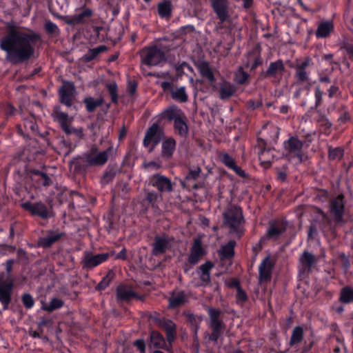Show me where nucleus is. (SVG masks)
<instances>
[{
  "label": "nucleus",
  "instance_id": "79ce46f5",
  "mask_svg": "<svg viewBox=\"0 0 353 353\" xmlns=\"http://www.w3.org/2000/svg\"><path fill=\"white\" fill-rule=\"evenodd\" d=\"M303 336L304 331L303 327L301 325L294 327L292 331V334L289 341L290 346L294 347L300 344L303 341Z\"/></svg>",
  "mask_w": 353,
  "mask_h": 353
},
{
  "label": "nucleus",
  "instance_id": "412c9836",
  "mask_svg": "<svg viewBox=\"0 0 353 353\" xmlns=\"http://www.w3.org/2000/svg\"><path fill=\"white\" fill-rule=\"evenodd\" d=\"M285 71V67L281 59L270 62L268 69L261 72V77L263 79L273 78L278 80L281 79Z\"/></svg>",
  "mask_w": 353,
  "mask_h": 353
},
{
  "label": "nucleus",
  "instance_id": "37998d69",
  "mask_svg": "<svg viewBox=\"0 0 353 353\" xmlns=\"http://www.w3.org/2000/svg\"><path fill=\"white\" fill-rule=\"evenodd\" d=\"M114 150L112 145H110L105 150L102 152H99L98 148L96 145H92L88 153H85L84 155L85 157L91 156L92 158H94L99 155L103 154L105 156V161L104 164L108 161L109 157L113 154Z\"/></svg>",
  "mask_w": 353,
  "mask_h": 353
},
{
  "label": "nucleus",
  "instance_id": "2f4dec72",
  "mask_svg": "<svg viewBox=\"0 0 353 353\" xmlns=\"http://www.w3.org/2000/svg\"><path fill=\"white\" fill-rule=\"evenodd\" d=\"M200 74L205 78L210 84L216 81V79L208 61L205 60L199 61L195 64Z\"/></svg>",
  "mask_w": 353,
  "mask_h": 353
},
{
  "label": "nucleus",
  "instance_id": "ddd939ff",
  "mask_svg": "<svg viewBox=\"0 0 353 353\" xmlns=\"http://www.w3.org/2000/svg\"><path fill=\"white\" fill-rule=\"evenodd\" d=\"M59 102L68 108L73 105V101L75 98L76 88L73 82L63 81L58 90Z\"/></svg>",
  "mask_w": 353,
  "mask_h": 353
},
{
  "label": "nucleus",
  "instance_id": "052dcab7",
  "mask_svg": "<svg viewBox=\"0 0 353 353\" xmlns=\"http://www.w3.org/2000/svg\"><path fill=\"white\" fill-rule=\"evenodd\" d=\"M219 157L221 163L229 169H231L236 164L234 159L227 152H221Z\"/></svg>",
  "mask_w": 353,
  "mask_h": 353
},
{
  "label": "nucleus",
  "instance_id": "a211bd4d",
  "mask_svg": "<svg viewBox=\"0 0 353 353\" xmlns=\"http://www.w3.org/2000/svg\"><path fill=\"white\" fill-rule=\"evenodd\" d=\"M108 261V255L97 254H94L91 252H85L81 260V264L83 269L88 270H92Z\"/></svg>",
  "mask_w": 353,
  "mask_h": 353
},
{
  "label": "nucleus",
  "instance_id": "13d9d810",
  "mask_svg": "<svg viewBox=\"0 0 353 353\" xmlns=\"http://www.w3.org/2000/svg\"><path fill=\"white\" fill-rule=\"evenodd\" d=\"M118 172L119 171L117 168L112 167L109 168L104 172L101 178V183L104 185H106L112 182L114 177L116 176Z\"/></svg>",
  "mask_w": 353,
  "mask_h": 353
},
{
  "label": "nucleus",
  "instance_id": "cd10ccee",
  "mask_svg": "<svg viewBox=\"0 0 353 353\" xmlns=\"http://www.w3.org/2000/svg\"><path fill=\"white\" fill-rule=\"evenodd\" d=\"M150 183L160 192H170L172 190L171 180L159 174H155L152 176Z\"/></svg>",
  "mask_w": 353,
  "mask_h": 353
},
{
  "label": "nucleus",
  "instance_id": "f257e3e1",
  "mask_svg": "<svg viewBox=\"0 0 353 353\" xmlns=\"http://www.w3.org/2000/svg\"><path fill=\"white\" fill-rule=\"evenodd\" d=\"M41 40L40 34L29 30L21 31L14 26L0 39V49L6 52V59L16 65L28 61L35 52V45Z\"/></svg>",
  "mask_w": 353,
  "mask_h": 353
},
{
  "label": "nucleus",
  "instance_id": "6e6552de",
  "mask_svg": "<svg viewBox=\"0 0 353 353\" xmlns=\"http://www.w3.org/2000/svg\"><path fill=\"white\" fill-rule=\"evenodd\" d=\"M141 63L148 66H156L166 61L165 52L157 46H147L140 52Z\"/></svg>",
  "mask_w": 353,
  "mask_h": 353
},
{
  "label": "nucleus",
  "instance_id": "0e129e2a",
  "mask_svg": "<svg viewBox=\"0 0 353 353\" xmlns=\"http://www.w3.org/2000/svg\"><path fill=\"white\" fill-rule=\"evenodd\" d=\"M1 108L7 118L13 116L17 112L15 107L10 103L2 104Z\"/></svg>",
  "mask_w": 353,
  "mask_h": 353
},
{
  "label": "nucleus",
  "instance_id": "680f3d73",
  "mask_svg": "<svg viewBox=\"0 0 353 353\" xmlns=\"http://www.w3.org/2000/svg\"><path fill=\"white\" fill-rule=\"evenodd\" d=\"M21 302L25 308L27 310L32 309L35 303L33 296L28 292L23 293L21 295Z\"/></svg>",
  "mask_w": 353,
  "mask_h": 353
},
{
  "label": "nucleus",
  "instance_id": "5fc2aeb1",
  "mask_svg": "<svg viewBox=\"0 0 353 353\" xmlns=\"http://www.w3.org/2000/svg\"><path fill=\"white\" fill-rule=\"evenodd\" d=\"M249 74L240 66L234 74V81L239 85H246L249 83Z\"/></svg>",
  "mask_w": 353,
  "mask_h": 353
},
{
  "label": "nucleus",
  "instance_id": "864d4df0",
  "mask_svg": "<svg viewBox=\"0 0 353 353\" xmlns=\"http://www.w3.org/2000/svg\"><path fill=\"white\" fill-rule=\"evenodd\" d=\"M327 150L330 161H341L344 156V149L342 147L333 148L329 145Z\"/></svg>",
  "mask_w": 353,
  "mask_h": 353
},
{
  "label": "nucleus",
  "instance_id": "603ef678",
  "mask_svg": "<svg viewBox=\"0 0 353 353\" xmlns=\"http://www.w3.org/2000/svg\"><path fill=\"white\" fill-rule=\"evenodd\" d=\"M115 277V273L112 270H110L105 276L103 277L101 281L96 286V290L103 291L105 290L111 283L112 281Z\"/></svg>",
  "mask_w": 353,
  "mask_h": 353
},
{
  "label": "nucleus",
  "instance_id": "09e8293b",
  "mask_svg": "<svg viewBox=\"0 0 353 353\" xmlns=\"http://www.w3.org/2000/svg\"><path fill=\"white\" fill-rule=\"evenodd\" d=\"M339 301L344 304L353 303V288L349 285L343 287L340 292Z\"/></svg>",
  "mask_w": 353,
  "mask_h": 353
},
{
  "label": "nucleus",
  "instance_id": "a19ab883",
  "mask_svg": "<svg viewBox=\"0 0 353 353\" xmlns=\"http://www.w3.org/2000/svg\"><path fill=\"white\" fill-rule=\"evenodd\" d=\"M214 266V265L212 261H207L205 263L199 267L200 279L205 285H208L210 283V271Z\"/></svg>",
  "mask_w": 353,
  "mask_h": 353
},
{
  "label": "nucleus",
  "instance_id": "f704fd0d",
  "mask_svg": "<svg viewBox=\"0 0 353 353\" xmlns=\"http://www.w3.org/2000/svg\"><path fill=\"white\" fill-rule=\"evenodd\" d=\"M256 148L259 160L267 159V157L274 154V148L268 146L267 142L261 137H258L256 139Z\"/></svg>",
  "mask_w": 353,
  "mask_h": 353
},
{
  "label": "nucleus",
  "instance_id": "72a5a7b5",
  "mask_svg": "<svg viewBox=\"0 0 353 353\" xmlns=\"http://www.w3.org/2000/svg\"><path fill=\"white\" fill-rule=\"evenodd\" d=\"M168 307L170 309H176L187 302L186 294L184 291L181 290L176 292H172L168 299Z\"/></svg>",
  "mask_w": 353,
  "mask_h": 353
},
{
  "label": "nucleus",
  "instance_id": "de8ad7c7",
  "mask_svg": "<svg viewBox=\"0 0 353 353\" xmlns=\"http://www.w3.org/2000/svg\"><path fill=\"white\" fill-rule=\"evenodd\" d=\"M105 46H99L97 48L89 49L88 52L83 57V61L88 63L95 59L98 55L107 50Z\"/></svg>",
  "mask_w": 353,
  "mask_h": 353
},
{
  "label": "nucleus",
  "instance_id": "6e6d98bb",
  "mask_svg": "<svg viewBox=\"0 0 353 353\" xmlns=\"http://www.w3.org/2000/svg\"><path fill=\"white\" fill-rule=\"evenodd\" d=\"M324 92L321 89L319 85H316L314 88V104L310 108L312 110L317 112L318 108L323 105Z\"/></svg>",
  "mask_w": 353,
  "mask_h": 353
},
{
  "label": "nucleus",
  "instance_id": "8fccbe9b",
  "mask_svg": "<svg viewBox=\"0 0 353 353\" xmlns=\"http://www.w3.org/2000/svg\"><path fill=\"white\" fill-rule=\"evenodd\" d=\"M64 305V301L59 298H52L48 304L43 303L41 309L48 312H52L53 311L61 308Z\"/></svg>",
  "mask_w": 353,
  "mask_h": 353
},
{
  "label": "nucleus",
  "instance_id": "bf43d9fd",
  "mask_svg": "<svg viewBox=\"0 0 353 353\" xmlns=\"http://www.w3.org/2000/svg\"><path fill=\"white\" fill-rule=\"evenodd\" d=\"M105 88L111 97V101L113 103L117 104L119 100L117 94L118 87L115 82L107 83Z\"/></svg>",
  "mask_w": 353,
  "mask_h": 353
},
{
  "label": "nucleus",
  "instance_id": "e2e57ef3",
  "mask_svg": "<svg viewBox=\"0 0 353 353\" xmlns=\"http://www.w3.org/2000/svg\"><path fill=\"white\" fill-rule=\"evenodd\" d=\"M0 6L4 8L5 12H10L14 10L19 5L16 0H1L0 1Z\"/></svg>",
  "mask_w": 353,
  "mask_h": 353
},
{
  "label": "nucleus",
  "instance_id": "338daca9",
  "mask_svg": "<svg viewBox=\"0 0 353 353\" xmlns=\"http://www.w3.org/2000/svg\"><path fill=\"white\" fill-rule=\"evenodd\" d=\"M263 102L261 99L254 100L250 99L246 103L247 109L250 111H254L255 110L259 109L262 107Z\"/></svg>",
  "mask_w": 353,
  "mask_h": 353
},
{
  "label": "nucleus",
  "instance_id": "9d476101",
  "mask_svg": "<svg viewBox=\"0 0 353 353\" xmlns=\"http://www.w3.org/2000/svg\"><path fill=\"white\" fill-rule=\"evenodd\" d=\"M150 319L157 325L158 327L163 330L166 336V340L170 346H172V343L176 339L177 329L176 323L171 319L161 316L159 314L155 313L154 315L150 316Z\"/></svg>",
  "mask_w": 353,
  "mask_h": 353
},
{
  "label": "nucleus",
  "instance_id": "69168bd1",
  "mask_svg": "<svg viewBox=\"0 0 353 353\" xmlns=\"http://www.w3.org/2000/svg\"><path fill=\"white\" fill-rule=\"evenodd\" d=\"M341 92L340 90V88L336 85H332L327 90V94L329 99L339 98L341 97Z\"/></svg>",
  "mask_w": 353,
  "mask_h": 353
},
{
  "label": "nucleus",
  "instance_id": "4be33fe9",
  "mask_svg": "<svg viewBox=\"0 0 353 353\" xmlns=\"http://www.w3.org/2000/svg\"><path fill=\"white\" fill-rule=\"evenodd\" d=\"M64 232L57 230H50L46 232V235L39 237L37 241V245L44 249L50 248L54 243L58 242L63 236Z\"/></svg>",
  "mask_w": 353,
  "mask_h": 353
},
{
  "label": "nucleus",
  "instance_id": "774afa93",
  "mask_svg": "<svg viewBox=\"0 0 353 353\" xmlns=\"http://www.w3.org/2000/svg\"><path fill=\"white\" fill-rule=\"evenodd\" d=\"M236 298L237 303H245L248 300V294L242 288H240L236 290Z\"/></svg>",
  "mask_w": 353,
  "mask_h": 353
},
{
  "label": "nucleus",
  "instance_id": "aec40b11",
  "mask_svg": "<svg viewBox=\"0 0 353 353\" xmlns=\"http://www.w3.org/2000/svg\"><path fill=\"white\" fill-rule=\"evenodd\" d=\"M274 265L275 261L270 255L263 259L259 266V282L260 283L268 282L271 280Z\"/></svg>",
  "mask_w": 353,
  "mask_h": 353
},
{
  "label": "nucleus",
  "instance_id": "20e7f679",
  "mask_svg": "<svg viewBox=\"0 0 353 353\" xmlns=\"http://www.w3.org/2000/svg\"><path fill=\"white\" fill-rule=\"evenodd\" d=\"M94 11L85 3L77 7L72 15H67L63 17L64 22L72 27L77 26H85L92 21Z\"/></svg>",
  "mask_w": 353,
  "mask_h": 353
},
{
  "label": "nucleus",
  "instance_id": "2eb2a0df",
  "mask_svg": "<svg viewBox=\"0 0 353 353\" xmlns=\"http://www.w3.org/2000/svg\"><path fill=\"white\" fill-rule=\"evenodd\" d=\"M210 6L219 19L218 24L221 26L230 20L228 0H210Z\"/></svg>",
  "mask_w": 353,
  "mask_h": 353
},
{
  "label": "nucleus",
  "instance_id": "a18cd8bd",
  "mask_svg": "<svg viewBox=\"0 0 353 353\" xmlns=\"http://www.w3.org/2000/svg\"><path fill=\"white\" fill-rule=\"evenodd\" d=\"M43 29L46 34L51 38L57 37L61 33V30L58 26L50 19L45 21L43 23Z\"/></svg>",
  "mask_w": 353,
  "mask_h": 353
},
{
  "label": "nucleus",
  "instance_id": "9b49d317",
  "mask_svg": "<svg viewBox=\"0 0 353 353\" xmlns=\"http://www.w3.org/2000/svg\"><path fill=\"white\" fill-rule=\"evenodd\" d=\"M329 211L336 223H340L344 221L345 199L343 194H339L330 200Z\"/></svg>",
  "mask_w": 353,
  "mask_h": 353
},
{
  "label": "nucleus",
  "instance_id": "c03bdc74",
  "mask_svg": "<svg viewBox=\"0 0 353 353\" xmlns=\"http://www.w3.org/2000/svg\"><path fill=\"white\" fill-rule=\"evenodd\" d=\"M92 34L90 35V41L94 43L102 42L105 40L107 31L103 26H92Z\"/></svg>",
  "mask_w": 353,
  "mask_h": 353
},
{
  "label": "nucleus",
  "instance_id": "39448f33",
  "mask_svg": "<svg viewBox=\"0 0 353 353\" xmlns=\"http://www.w3.org/2000/svg\"><path fill=\"white\" fill-rule=\"evenodd\" d=\"M105 156L103 154L99 155L94 158L91 156L85 157L78 156L72 159L70 162V169L73 170L75 174H84L88 169L92 166H101L104 165Z\"/></svg>",
  "mask_w": 353,
  "mask_h": 353
},
{
  "label": "nucleus",
  "instance_id": "ea45409f",
  "mask_svg": "<svg viewBox=\"0 0 353 353\" xmlns=\"http://www.w3.org/2000/svg\"><path fill=\"white\" fill-rule=\"evenodd\" d=\"M236 241L234 240L229 241L225 245H223L219 250L218 254L221 260H228L234 256V248Z\"/></svg>",
  "mask_w": 353,
  "mask_h": 353
},
{
  "label": "nucleus",
  "instance_id": "49530a36",
  "mask_svg": "<svg viewBox=\"0 0 353 353\" xmlns=\"http://www.w3.org/2000/svg\"><path fill=\"white\" fill-rule=\"evenodd\" d=\"M103 102L104 100L102 98L94 99L92 97H88L83 99L86 111L89 113L93 112L97 108L102 105Z\"/></svg>",
  "mask_w": 353,
  "mask_h": 353
},
{
  "label": "nucleus",
  "instance_id": "58836bf2",
  "mask_svg": "<svg viewBox=\"0 0 353 353\" xmlns=\"http://www.w3.org/2000/svg\"><path fill=\"white\" fill-rule=\"evenodd\" d=\"M173 6L171 0H163L157 5L158 14L161 19H168L172 14Z\"/></svg>",
  "mask_w": 353,
  "mask_h": 353
},
{
  "label": "nucleus",
  "instance_id": "5701e85b",
  "mask_svg": "<svg viewBox=\"0 0 353 353\" xmlns=\"http://www.w3.org/2000/svg\"><path fill=\"white\" fill-rule=\"evenodd\" d=\"M171 239L167 235H156L152 243V254L158 256L165 254L171 247Z\"/></svg>",
  "mask_w": 353,
  "mask_h": 353
},
{
  "label": "nucleus",
  "instance_id": "4468645a",
  "mask_svg": "<svg viewBox=\"0 0 353 353\" xmlns=\"http://www.w3.org/2000/svg\"><path fill=\"white\" fill-rule=\"evenodd\" d=\"M14 288V283L12 279H0V303L5 310L8 309L12 301Z\"/></svg>",
  "mask_w": 353,
  "mask_h": 353
},
{
  "label": "nucleus",
  "instance_id": "393cba45",
  "mask_svg": "<svg viewBox=\"0 0 353 353\" xmlns=\"http://www.w3.org/2000/svg\"><path fill=\"white\" fill-rule=\"evenodd\" d=\"M312 59L307 57L305 59L295 65L294 77L297 84H303V82L310 80V72L306 71V68L310 65Z\"/></svg>",
  "mask_w": 353,
  "mask_h": 353
},
{
  "label": "nucleus",
  "instance_id": "4c0bfd02",
  "mask_svg": "<svg viewBox=\"0 0 353 353\" xmlns=\"http://www.w3.org/2000/svg\"><path fill=\"white\" fill-rule=\"evenodd\" d=\"M181 110L175 105H171L166 108L160 115V117L158 119L159 123H161L162 119H166L168 121H173L174 122L176 121V118L181 117Z\"/></svg>",
  "mask_w": 353,
  "mask_h": 353
},
{
  "label": "nucleus",
  "instance_id": "6ab92c4d",
  "mask_svg": "<svg viewBox=\"0 0 353 353\" xmlns=\"http://www.w3.org/2000/svg\"><path fill=\"white\" fill-rule=\"evenodd\" d=\"M299 262V275L306 276L312 272V269L316 263L317 259L313 254L304 251L301 255Z\"/></svg>",
  "mask_w": 353,
  "mask_h": 353
},
{
  "label": "nucleus",
  "instance_id": "4d7b16f0",
  "mask_svg": "<svg viewBox=\"0 0 353 353\" xmlns=\"http://www.w3.org/2000/svg\"><path fill=\"white\" fill-rule=\"evenodd\" d=\"M171 96L174 100L180 103H185L188 100V96L184 86H181L176 90H172Z\"/></svg>",
  "mask_w": 353,
  "mask_h": 353
},
{
  "label": "nucleus",
  "instance_id": "c756f323",
  "mask_svg": "<svg viewBox=\"0 0 353 353\" xmlns=\"http://www.w3.org/2000/svg\"><path fill=\"white\" fill-rule=\"evenodd\" d=\"M286 230L285 225L276 220L269 221V226L266 232V238L268 239H278L280 236Z\"/></svg>",
  "mask_w": 353,
  "mask_h": 353
},
{
  "label": "nucleus",
  "instance_id": "b1692460",
  "mask_svg": "<svg viewBox=\"0 0 353 353\" xmlns=\"http://www.w3.org/2000/svg\"><path fill=\"white\" fill-rule=\"evenodd\" d=\"M206 254V251L203 248L201 240L199 238L194 240L190 254L188 258V263L194 265Z\"/></svg>",
  "mask_w": 353,
  "mask_h": 353
},
{
  "label": "nucleus",
  "instance_id": "bb28decb",
  "mask_svg": "<svg viewBox=\"0 0 353 353\" xmlns=\"http://www.w3.org/2000/svg\"><path fill=\"white\" fill-rule=\"evenodd\" d=\"M166 339L158 330H151L149 334L150 345L156 350H164L169 351L172 347L168 346L166 343Z\"/></svg>",
  "mask_w": 353,
  "mask_h": 353
},
{
  "label": "nucleus",
  "instance_id": "f3484780",
  "mask_svg": "<svg viewBox=\"0 0 353 353\" xmlns=\"http://www.w3.org/2000/svg\"><path fill=\"white\" fill-rule=\"evenodd\" d=\"M27 172L37 189L48 188L53 183L52 179L43 170L30 168L27 170Z\"/></svg>",
  "mask_w": 353,
  "mask_h": 353
},
{
  "label": "nucleus",
  "instance_id": "1a4fd4ad",
  "mask_svg": "<svg viewBox=\"0 0 353 353\" xmlns=\"http://www.w3.org/2000/svg\"><path fill=\"white\" fill-rule=\"evenodd\" d=\"M21 207L33 216H38L43 220H48L54 216L52 206L48 207L42 201H26L21 203Z\"/></svg>",
  "mask_w": 353,
  "mask_h": 353
},
{
  "label": "nucleus",
  "instance_id": "473e14b6",
  "mask_svg": "<svg viewBox=\"0 0 353 353\" xmlns=\"http://www.w3.org/2000/svg\"><path fill=\"white\" fill-rule=\"evenodd\" d=\"M183 316L186 318V322L190 327V330L194 338H197L198 332L200 328V324L202 321V317L194 315L190 311H184Z\"/></svg>",
  "mask_w": 353,
  "mask_h": 353
},
{
  "label": "nucleus",
  "instance_id": "f03ea898",
  "mask_svg": "<svg viewBox=\"0 0 353 353\" xmlns=\"http://www.w3.org/2000/svg\"><path fill=\"white\" fill-rule=\"evenodd\" d=\"M223 217L224 224L230 231L241 237L244 232L242 224L245 222L241 208L235 205L231 206L223 214Z\"/></svg>",
  "mask_w": 353,
  "mask_h": 353
},
{
  "label": "nucleus",
  "instance_id": "3c124183",
  "mask_svg": "<svg viewBox=\"0 0 353 353\" xmlns=\"http://www.w3.org/2000/svg\"><path fill=\"white\" fill-rule=\"evenodd\" d=\"M316 112L318 113L316 118L317 123L322 128L325 133H328L332 126V122L320 110H317Z\"/></svg>",
  "mask_w": 353,
  "mask_h": 353
},
{
  "label": "nucleus",
  "instance_id": "c9c22d12",
  "mask_svg": "<svg viewBox=\"0 0 353 353\" xmlns=\"http://www.w3.org/2000/svg\"><path fill=\"white\" fill-rule=\"evenodd\" d=\"M236 86L230 81L223 80L219 85V98L222 100L230 99L236 92Z\"/></svg>",
  "mask_w": 353,
  "mask_h": 353
},
{
  "label": "nucleus",
  "instance_id": "7c9ffc66",
  "mask_svg": "<svg viewBox=\"0 0 353 353\" xmlns=\"http://www.w3.org/2000/svg\"><path fill=\"white\" fill-rule=\"evenodd\" d=\"M53 117L54 119L59 123L62 130L68 135L77 132V130L72 128L68 124V114L61 112L57 109L54 110Z\"/></svg>",
  "mask_w": 353,
  "mask_h": 353
},
{
  "label": "nucleus",
  "instance_id": "e433bc0d",
  "mask_svg": "<svg viewBox=\"0 0 353 353\" xmlns=\"http://www.w3.org/2000/svg\"><path fill=\"white\" fill-rule=\"evenodd\" d=\"M174 130L175 133L181 138H187L189 133V128L184 115L180 118H176L174 122Z\"/></svg>",
  "mask_w": 353,
  "mask_h": 353
},
{
  "label": "nucleus",
  "instance_id": "a878e982",
  "mask_svg": "<svg viewBox=\"0 0 353 353\" xmlns=\"http://www.w3.org/2000/svg\"><path fill=\"white\" fill-rule=\"evenodd\" d=\"M161 157L165 160L171 159L176 148V141L172 137H165L161 141Z\"/></svg>",
  "mask_w": 353,
  "mask_h": 353
},
{
  "label": "nucleus",
  "instance_id": "c85d7f7f",
  "mask_svg": "<svg viewBox=\"0 0 353 353\" xmlns=\"http://www.w3.org/2000/svg\"><path fill=\"white\" fill-rule=\"evenodd\" d=\"M334 32V24L332 20H323L319 23L315 32L317 39H327Z\"/></svg>",
  "mask_w": 353,
  "mask_h": 353
},
{
  "label": "nucleus",
  "instance_id": "7ed1b4c3",
  "mask_svg": "<svg viewBox=\"0 0 353 353\" xmlns=\"http://www.w3.org/2000/svg\"><path fill=\"white\" fill-rule=\"evenodd\" d=\"M304 141L299 139L298 136H290L283 143V156L288 161L296 160L297 163L304 161L305 154L303 151Z\"/></svg>",
  "mask_w": 353,
  "mask_h": 353
},
{
  "label": "nucleus",
  "instance_id": "f8f14e48",
  "mask_svg": "<svg viewBox=\"0 0 353 353\" xmlns=\"http://www.w3.org/2000/svg\"><path fill=\"white\" fill-rule=\"evenodd\" d=\"M117 299L121 302L130 303L134 299L143 301L144 296L139 294L133 290L131 285L119 284L116 288Z\"/></svg>",
  "mask_w": 353,
  "mask_h": 353
},
{
  "label": "nucleus",
  "instance_id": "0eeeda50",
  "mask_svg": "<svg viewBox=\"0 0 353 353\" xmlns=\"http://www.w3.org/2000/svg\"><path fill=\"white\" fill-rule=\"evenodd\" d=\"M207 311L210 319L209 327L212 331L209 340L216 343L225 328L224 322L220 319L222 312L219 309L212 307H208Z\"/></svg>",
  "mask_w": 353,
  "mask_h": 353
},
{
  "label": "nucleus",
  "instance_id": "423d86ee",
  "mask_svg": "<svg viewBox=\"0 0 353 353\" xmlns=\"http://www.w3.org/2000/svg\"><path fill=\"white\" fill-rule=\"evenodd\" d=\"M165 137V133L163 127L160 126L159 122L153 123L145 132L143 145L148 149L149 152H152Z\"/></svg>",
  "mask_w": 353,
  "mask_h": 353
},
{
  "label": "nucleus",
  "instance_id": "dca6fc26",
  "mask_svg": "<svg viewBox=\"0 0 353 353\" xmlns=\"http://www.w3.org/2000/svg\"><path fill=\"white\" fill-rule=\"evenodd\" d=\"M16 132L25 139H29L31 136H37L39 134L38 125L33 117L24 119L23 125L17 124L16 125Z\"/></svg>",
  "mask_w": 353,
  "mask_h": 353
}]
</instances>
